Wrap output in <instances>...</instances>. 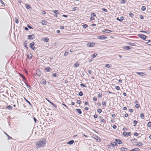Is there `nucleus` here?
I'll use <instances>...</instances> for the list:
<instances>
[{"label":"nucleus","mask_w":151,"mask_h":151,"mask_svg":"<svg viewBox=\"0 0 151 151\" xmlns=\"http://www.w3.org/2000/svg\"><path fill=\"white\" fill-rule=\"evenodd\" d=\"M46 142V139H40L36 143L35 145L36 148H39L40 147H44L45 145Z\"/></svg>","instance_id":"f257e3e1"},{"label":"nucleus","mask_w":151,"mask_h":151,"mask_svg":"<svg viewBox=\"0 0 151 151\" xmlns=\"http://www.w3.org/2000/svg\"><path fill=\"white\" fill-rule=\"evenodd\" d=\"M97 38L101 40H106L107 39V37L104 35L99 36L97 37Z\"/></svg>","instance_id":"f03ea898"},{"label":"nucleus","mask_w":151,"mask_h":151,"mask_svg":"<svg viewBox=\"0 0 151 151\" xmlns=\"http://www.w3.org/2000/svg\"><path fill=\"white\" fill-rule=\"evenodd\" d=\"M133 144L138 146H142L143 145L142 143L141 142H133Z\"/></svg>","instance_id":"7ed1b4c3"},{"label":"nucleus","mask_w":151,"mask_h":151,"mask_svg":"<svg viewBox=\"0 0 151 151\" xmlns=\"http://www.w3.org/2000/svg\"><path fill=\"white\" fill-rule=\"evenodd\" d=\"M36 74L38 76H40L42 74V73L40 70L39 69H37L36 70Z\"/></svg>","instance_id":"20e7f679"},{"label":"nucleus","mask_w":151,"mask_h":151,"mask_svg":"<svg viewBox=\"0 0 151 151\" xmlns=\"http://www.w3.org/2000/svg\"><path fill=\"white\" fill-rule=\"evenodd\" d=\"M35 42H32L30 43L29 45V47L33 50H35Z\"/></svg>","instance_id":"39448f33"},{"label":"nucleus","mask_w":151,"mask_h":151,"mask_svg":"<svg viewBox=\"0 0 151 151\" xmlns=\"http://www.w3.org/2000/svg\"><path fill=\"white\" fill-rule=\"evenodd\" d=\"M138 36L143 40H145L146 38V36L143 34H140L138 35Z\"/></svg>","instance_id":"423d86ee"},{"label":"nucleus","mask_w":151,"mask_h":151,"mask_svg":"<svg viewBox=\"0 0 151 151\" xmlns=\"http://www.w3.org/2000/svg\"><path fill=\"white\" fill-rule=\"evenodd\" d=\"M95 45V43L94 42H89L87 44V45L89 47H93Z\"/></svg>","instance_id":"0eeeda50"},{"label":"nucleus","mask_w":151,"mask_h":151,"mask_svg":"<svg viewBox=\"0 0 151 151\" xmlns=\"http://www.w3.org/2000/svg\"><path fill=\"white\" fill-rule=\"evenodd\" d=\"M136 73L140 76H145L146 75L144 73H142L141 72H137Z\"/></svg>","instance_id":"6e6552de"},{"label":"nucleus","mask_w":151,"mask_h":151,"mask_svg":"<svg viewBox=\"0 0 151 151\" xmlns=\"http://www.w3.org/2000/svg\"><path fill=\"white\" fill-rule=\"evenodd\" d=\"M111 32V30L107 29H104L102 31L103 32L110 33Z\"/></svg>","instance_id":"1a4fd4ad"},{"label":"nucleus","mask_w":151,"mask_h":151,"mask_svg":"<svg viewBox=\"0 0 151 151\" xmlns=\"http://www.w3.org/2000/svg\"><path fill=\"white\" fill-rule=\"evenodd\" d=\"M42 24L44 25H47V22L45 20H42L41 21Z\"/></svg>","instance_id":"9d476101"},{"label":"nucleus","mask_w":151,"mask_h":151,"mask_svg":"<svg viewBox=\"0 0 151 151\" xmlns=\"http://www.w3.org/2000/svg\"><path fill=\"white\" fill-rule=\"evenodd\" d=\"M116 145V143L114 142H112L110 144V146H112L113 147H114Z\"/></svg>","instance_id":"9b49d317"},{"label":"nucleus","mask_w":151,"mask_h":151,"mask_svg":"<svg viewBox=\"0 0 151 151\" xmlns=\"http://www.w3.org/2000/svg\"><path fill=\"white\" fill-rule=\"evenodd\" d=\"M46 81L45 79H42L41 81V83L42 84L44 85H46Z\"/></svg>","instance_id":"f8f14e48"},{"label":"nucleus","mask_w":151,"mask_h":151,"mask_svg":"<svg viewBox=\"0 0 151 151\" xmlns=\"http://www.w3.org/2000/svg\"><path fill=\"white\" fill-rule=\"evenodd\" d=\"M116 142L118 144H121L122 143V142L121 140L118 139H115Z\"/></svg>","instance_id":"ddd939ff"},{"label":"nucleus","mask_w":151,"mask_h":151,"mask_svg":"<svg viewBox=\"0 0 151 151\" xmlns=\"http://www.w3.org/2000/svg\"><path fill=\"white\" fill-rule=\"evenodd\" d=\"M132 47H131L126 46L123 47V48L126 50H130L131 49Z\"/></svg>","instance_id":"4468645a"},{"label":"nucleus","mask_w":151,"mask_h":151,"mask_svg":"<svg viewBox=\"0 0 151 151\" xmlns=\"http://www.w3.org/2000/svg\"><path fill=\"white\" fill-rule=\"evenodd\" d=\"M140 149L137 148H134L132 150H129V151H140Z\"/></svg>","instance_id":"2eb2a0df"},{"label":"nucleus","mask_w":151,"mask_h":151,"mask_svg":"<svg viewBox=\"0 0 151 151\" xmlns=\"http://www.w3.org/2000/svg\"><path fill=\"white\" fill-rule=\"evenodd\" d=\"M32 54L31 53H29L28 55L27 58L29 59H30L32 58Z\"/></svg>","instance_id":"dca6fc26"},{"label":"nucleus","mask_w":151,"mask_h":151,"mask_svg":"<svg viewBox=\"0 0 151 151\" xmlns=\"http://www.w3.org/2000/svg\"><path fill=\"white\" fill-rule=\"evenodd\" d=\"M127 148L126 147H122L121 148V150L122 151H127Z\"/></svg>","instance_id":"f3484780"},{"label":"nucleus","mask_w":151,"mask_h":151,"mask_svg":"<svg viewBox=\"0 0 151 151\" xmlns=\"http://www.w3.org/2000/svg\"><path fill=\"white\" fill-rule=\"evenodd\" d=\"M74 140H71L69 142H68L67 143V144L69 145H72L74 143Z\"/></svg>","instance_id":"a211bd4d"},{"label":"nucleus","mask_w":151,"mask_h":151,"mask_svg":"<svg viewBox=\"0 0 151 151\" xmlns=\"http://www.w3.org/2000/svg\"><path fill=\"white\" fill-rule=\"evenodd\" d=\"M34 35H30L28 36V38L29 39L32 40L33 39Z\"/></svg>","instance_id":"6ab92c4d"},{"label":"nucleus","mask_w":151,"mask_h":151,"mask_svg":"<svg viewBox=\"0 0 151 151\" xmlns=\"http://www.w3.org/2000/svg\"><path fill=\"white\" fill-rule=\"evenodd\" d=\"M52 12L55 14H59L60 13L59 12V11L58 10H53L52 11Z\"/></svg>","instance_id":"aec40b11"},{"label":"nucleus","mask_w":151,"mask_h":151,"mask_svg":"<svg viewBox=\"0 0 151 151\" xmlns=\"http://www.w3.org/2000/svg\"><path fill=\"white\" fill-rule=\"evenodd\" d=\"M19 75L20 76L22 77V78L24 80V82H25L27 81L26 79L23 75H22L21 74H19Z\"/></svg>","instance_id":"412c9836"},{"label":"nucleus","mask_w":151,"mask_h":151,"mask_svg":"<svg viewBox=\"0 0 151 151\" xmlns=\"http://www.w3.org/2000/svg\"><path fill=\"white\" fill-rule=\"evenodd\" d=\"M6 109H9L10 110H12V107L11 106L9 105L8 106H7L6 107Z\"/></svg>","instance_id":"4be33fe9"},{"label":"nucleus","mask_w":151,"mask_h":151,"mask_svg":"<svg viewBox=\"0 0 151 151\" xmlns=\"http://www.w3.org/2000/svg\"><path fill=\"white\" fill-rule=\"evenodd\" d=\"M79 65V64L78 62H76L74 65L75 68L78 67Z\"/></svg>","instance_id":"5701e85b"},{"label":"nucleus","mask_w":151,"mask_h":151,"mask_svg":"<svg viewBox=\"0 0 151 151\" xmlns=\"http://www.w3.org/2000/svg\"><path fill=\"white\" fill-rule=\"evenodd\" d=\"M51 70V68L50 67L46 68L45 69V70L47 72L50 71Z\"/></svg>","instance_id":"b1692460"},{"label":"nucleus","mask_w":151,"mask_h":151,"mask_svg":"<svg viewBox=\"0 0 151 151\" xmlns=\"http://www.w3.org/2000/svg\"><path fill=\"white\" fill-rule=\"evenodd\" d=\"M76 110L80 114H81L82 113V111L80 109H76Z\"/></svg>","instance_id":"393cba45"},{"label":"nucleus","mask_w":151,"mask_h":151,"mask_svg":"<svg viewBox=\"0 0 151 151\" xmlns=\"http://www.w3.org/2000/svg\"><path fill=\"white\" fill-rule=\"evenodd\" d=\"M25 7L27 9H29L31 8V7L28 4H25Z\"/></svg>","instance_id":"a878e982"},{"label":"nucleus","mask_w":151,"mask_h":151,"mask_svg":"<svg viewBox=\"0 0 151 151\" xmlns=\"http://www.w3.org/2000/svg\"><path fill=\"white\" fill-rule=\"evenodd\" d=\"M146 7L145 6H142L141 8V9L142 11H144L146 10Z\"/></svg>","instance_id":"bb28decb"},{"label":"nucleus","mask_w":151,"mask_h":151,"mask_svg":"<svg viewBox=\"0 0 151 151\" xmlns=\"http://www.w3.org/2000/svg\"><path fill=\"white\" fill-rule=\"evenodd\" d=\"M76 10H78V8H77V7H74L72 8V11H75Z\"/></svg>","instance_id":"cd10ccee"},{"label":"nucleus","mask_w":151,"mask_h":151,"mask_svg":"<svg viewBox=\"0 0 151 151\" xmlns=\"http://www.w3.org/2000/svg\"><path fill=\"white\" fill-rule=\"evenodd\" d=\"M128 44L129 45L132 46H135V44L134 43H132L131 42H129V43H128Z\"/></svg>","instance_id":"c85d7f7f"},{"label":"nucleus","mask_w":151,"mask_h":151,"mask_svg":"<svg viewBox=\"0 0 151 151\" xmlns=\"http://www.w3.org/2000/svg\"><path fill=\"white\" fill-rule=\"evenodd\" d=\"M97 55V54L96 53H95L92 55H91V57L92 58H94Z\"/></svg>","instance_id":"c756f323"},{"label":"nucleus","mask_w":151,"mask_h":151,"mask_svg":"<svg viewBox=\"0 0 151 151\" xmlns=\"http://www.w3.org/2000/svg\"><path fill=\"white\" fill-rule=\"evenodd\" d=\"M111 64H106L105 65V67H106V68H110L111 67Z\"/></svg>","instance_id":"7c9ffc66"},{"label":"nucleus","mask_w":151,"mask_h":151,"mask_svg":"<svg viewBox=\"0 0 151 151\" xmlns=\"http://www.w3.org/2000/svg\"><path fill=\"white\" fill-rule=\"evenodd\" d=\"M140 117L142 119H144V116L143 114L142 113H141L140 114Z\"/></svg>","instance_id":"2f4dec72"},{"label":"nucleus","mask_w":151,"mask_h":151,"mask_svg":"<svg viewBox=\"0 0 151 151\" xmlns=\"http://www.w3.org/2000/svg\"><path fill=\"white\" fill-rule=\"evenodd\" d=\"M24 99L30 105H31V104L30 102L29 101L25 98L24 97Z\"/></svg>","instance_id":"473e14b6"},{"label":"nucleus","mask_w":151,"mask_h":151,"mask_svg":"<svg viewBox=\"0 0 151 151\" xmlns=\"http://www.w3.org/2000/svg\"><path fill=\"white\" fill-rule=\"evenodd\" d=\"M99 117L101 119L100 121L102 122H104L105 121L104 119L101 118V116H99Z\"/></svg>","instance_id":"72a5a7b5"},{"label":"nucleus","mask_w":151,"mask_h":151,"mask_svg":"<svg viewBox=\"0 0 151 151\" xmlns=\"http://www.w3.org/2000/svg\"><path fill=\"white\" fill-rule=\"evenodd\" d=\"M133 123L134 124V126H135L137 124V122L136 120H134L133 121Z\"/></svg>","instance_id":"f704fd0d"},{"label":"nucleus","mask_w":151,"mask_h":151,"mask_svg":"<svg viewBox=\"0 0 151 151\" xmlns=\"http://www.w3.org/2000/svg\"><path fill=\"white\" fill-rule=\"evenodd\" d=\"M102 96V94L101 93H99L98 95V97L99 98L101 97Z\"/></svg>","instance_id":"c9c22d12"},{"label":"nucleus","mask_w":151,"mask_h":151,"mask_svg":"<svg viewBox=\"0 0 151 151\" xmlns=\"http://www.w3.org/2000/svg\"><path fill=\"white\" fill-rule=\"evenodd\" d=\"M139 105L138 104H137L135 105V107L137 109L139 108Z\"/></svg>","instance_id":"e433bc0d"},{"label":"nucleus","mask_w":151,"mask_h":151,"mask_svg":"<svg viewBox=\"0 0 151 151\" xmlns=\"http://www.w3.org/2000/svg\"><path fill=\"white\" fill-rule=\"evenodd\" d=\"M98 112L99 113H101L102 112V110L101 109H98L97 110Z\"/></svg>","instance_id":"4c0bfd02"},{"label":"nucleus","mask_w":151,"mask_h":151,"mask_svg":"<svg viewBox=\"0 0 151 151\" xmlns=\"http://www.w3.org/2000/svg\"><path fill=\"white\" fill-rule=\"evenodd\" d=\"M49 39L48 37H46L45 38L44 41H45L47 42L49 41Z\"/></svg>","instance_id":"58836bf2"},{"label":"nucleus","mask_w":151,"mask_h":151,"mask_svg":"<svg viewBox=\"0 0 151 151\" xmlns=\"http://www.w3.org/2000/svg\"><path fill=\"white\" fill-rule=\"evenodd\" d=\"M78 94L80 96H82L83 95V93L81 91H80L79 93Z\"/></svg>","instance_id":"ea45409f"},{"label":"nucleus","mask_w":151,"mask_h":151,"mask_svg":"<svg viewBox=\"0 0 151 151\" xmlns=\"http://www.w3.org/2000/svg\"><path fill=\"white\" fill-rule=\"evenodd\" d=\"M84 28H86L88 27V26L87 24H84L82 26Z\"/></svg>","instance_id":"a19ab883"},{"label":"nucleus","mask_w":151,"mask_h":151,"mask_svg":"<svg viewBox=\"0 0 151 151\" xmlns=\"http://www.w3.org/2000/svg\"><path fill=\"white\" fill-rule=\"evenodd\" d=\"M147 126L149 127H151V122H148L147 124Z\"/></svg>","instance_id":"79ce46f5"},{"label":"nucleus","mask_w":151,"mask_h":151,"mask_svg":"<svg viewBox=\"0 0 151 151\" xmlns=\"http://www.w3.org/2000/svg\"><path fill=\"white\" fill-rule=\"evenodd\" d=\"M129 15L131 17H132L134 16V14L132 13H129Z\"/></svg>","instance_id":"37998d69"},{"label":"nucleus","mask_w":151,"mask_h":151,"mask_svg":"<svg viewBox=\"0 0 151 151\" xmlns=\"http://www.w3.org/2000/svg\"><path fill=\"white\" fill-rule=\"evenodd\" d=\"M115 88L116 89L118 90H119L120 89V87L118 86H115Z\"/></svg>","instance_id":"c03bdc74"},{"label":"nucleus","mask_w":151,"mask_h":151,"mask_svg":"<svg viewBox=\"0 0 151 151\" xmlns=\"http://www.w3.org/2000/svg\"><path fill=\"white\" fill-rule=\"evenodd\" d=\"M15 22L16 24H18L19 23V20L17 18L15 19Z\"/></svg>","instance_id":"a18cd8bd"},{"label":"nucleus","mask_w":151,"mask_h":151,"mask_svg":"<svg viewBox=\"0 0 151 151\" xmlns=\"http://www.w3.org/2000/svg\"><path fill=\"white\" fill-rule=\"evenodd\" d=\"M62 104L64 106L66 109H69L68 107L65 104Z\"/></svg>","instance_id":"49530a36"},{"label":"nucleus","mask_w":151,"mask_h":151,"mask_svg":"<svg viewBox=\"0 0 151 151\" xmlns=\"http://www.w3.org/2000/svg\"><path fill=\"white\" fill-rule=\"evenodd\" d=\"M122 134L124 136H126L127 135V132H124Z\"/></svg>","instance_id":"de8ad7c7"},{"label":"nucleus","mask_w":151,"mask_h":151,"mask_svg":"<svg viewBox=\"0 0 151 151\" xmlns=\"http://www.w3.org/2000/svg\"><path fill=\"white\" fill-rule=\"evenodd\" d=\"M50 104L52 105L53 106H54L55 108H57V106L55 104H54L52 102V103H50Z\"/></svg>","instance_id":"09e8293b"},{"label":"nucleus","mask_w":151,"mask_h":151,"mask_svg":"<svg viewBox=\"0 0 151 151\" xmlns=\"http://www.w3.org/2000/svg\"><path fill=\"white\" fill-rule=\"evenodd\" d=\"M91 16L92 17H95L96 16V15L94 13H92L91 14Z\"/></svg>","instance_id":"8fccbe9b"},{"label":"nucleus","mask_w":151,"mask_h":151,"mask_svg":"<svg viewBox=\"0 0 151 151\" xmlns=\"http://www.w3.org/2000/svg\"><path fill=\"white\" fill-rule=\"evenodd\" d=\"M68 54V52H65L64 54V56H66Z\"/></svg>","instance_id":"3c124183"},{"label":"nucleus","mask_w":151,"mask_h":151,"mask_svg":"<svg viewBox=\"0 0 151 151\" xmlns=\"http://www.w3.org/2000/svg\"><path fill=\"white\" fill-rule=\"evenodd\" d=\"M7 136L8 137V139L9 140L11 139H12V137L9 136L8 135Z\"/></svg>","instance_id":"603ef678"},{"label":"nucleus","mask_w":151,"mask_h":151,"mask_svg":"<svg viewBox=\"0 0 151 151\" xmlns=\"http://www.w3.org/2000/svg\"><path fill=\"white\" fill-rule=\"evenodd\" d=\"M80 86H81L83 87H86V86L84 85V84L83 83H81L80 84Z\"/></svg>","instance_id":"864d4df0"},{"label":"nucleus","mask_w":151,"mask_h":151,"mask_svg":"<svg viewBox=\"0 0 151 151\" xmlns=\"http://www.w3.org/2000/svg\"><path fill=\"white\" fill-rule=\"evenodd\" d=\"M94 17H91L90 18V19L91 21L95 19V18H93Z\"/></svg>","instance_id":"5fc2aeb1"},{"label":"nucleus","mask_w":151,"mask_h":151,"mask_svg":"<svg viewBox=\"0 0 151 151\" xmlns=\"http://www.w3.org/2000/svg\"><path fill=\"white\" fill-rule=\"evenodd\" d=\"M102 10L103 11H104V12H107V11H107V9H105L104 8H102Z\"/></svg>","instance_id":"6e6d98bb"},{"label":"nucleus","mask_w":151,"mask_h":151,"mask_svg":"<svg viewBox=\"0 0 151 151\" xmlns=\"http://www.w3.org/2000/svg\"><path fill=\"white\" fill-rule=\"evenodd\" d=\"M125 2V0H121V3L122 4H124Z\"/></svg>","instance_id":"4d7b16f0"},{"label":"nucleus","mask_w":151,"mask_h":151,"mask_svg":"<svg viewBox=\"0 0 151 151\" xmlns=\"http://www.w3.org/2000/svg\"><path fill=\"white\" fill-rule=\"evenodd\" d=\"M42 13L43 14H46V12L44 11H42Z\"/></svg>","instance_id":"13d9d810"},{"label":"nucleus","mask_w":151,"mask_h":151,"mask_svg":"<svg viewBox=\"0 0 151 151\" xmlns=\"http://www.w3.org/2000/svg\"><path fill=\"white\" fill-rule=\"evenodd\" d=\"M52 76L54 77H56L57 76V74L56 73H53L52 74Z\"/></svg>","instance_id":"bf43d9fd"},{"label":"nucleus","mask_w":151,"mask_h":151,"mask_svg":"<svg viewBox=\"0 0 151 151\" xmlns=\"http://www.w3.org/2000/svg\"><path fill=\"white\" fill-rule=\"evenodd\" d=\"M124 19V17H120V21H121L122 20H123Z\"/></svg>","instance_id":"052dcab7"},{"label":"nucleus","mask_w":151,"mask_h":151,"mask_svg":"<svg viewBox=\"0 0 151 151\" xmlns=\"http://www.w3.org/2000/svg\"><path fill=\"white\" fill-rule=\"evenodd\" d=\"M93 117L95 118H96L98 117V116L97 114H95L94 115Z\"/></svg>","instance_id":"680f3d73"},{"label":"nucleus","mask_w":151,"mask_h":151,"mask_svg":"<svg viewBox=\"0 0 151 151\" xmlns=\"http://www.w3.org/2000/svg\"><path fill=\"white\" fill-rule=\"evenodd\" d=\"M112 127H113V128L114 129H115L116 128V126L115 125H113Z\"/></svg>","instance_id":"e2e57ef3"},{"label":"nucleus","mask_w":151,"mask_h":151,"mask_svg":"<svg viewBox=\"0 0 151 151\" xmlns=\"http://www.w3.org/2000/svg\"><path fill=\"white\" fill-rule=\"evenodd\" d=\"M111 116L113 118H115L116 117V115L115 114H113L111 115Z\"/></svg>","instance_id":"0e129e2a"},{"label":"nucleus","mask_w":151,"mask_h":151,"mask_svg":"<svg viewBox=\"0 0 151 151\" xmlns=\"http://www.w3.org/2000/svg\"><path fill=\"white\" fill-rule=\"evenodd\" d=\"M1 3V4L3 5H4V2L2 0H0Z\"/></svg>","instance_id":"69168bd1"},{"label":"nucleus","mask_w":151,"mask_h":151,"mask_svg":"<svg viewBox=\"0 0 151 151\" xmlns=\"http://www.w3.org/2000/svg\"><path fill=\"white\" fill-rule=\"evenodd\" d=\"M134 135L136 137L138 135V134L137 133H134Z\"/></svg>","instance_id":"338daca9"},{"label":"nucleus","mask_w":151,"mask_h":151,"mask_svg":"<svg viewBox=\"0 0 151 151\" xmlns=\"http://www.w3.org/2000/svg\"><path fill=\"white\" fill-rule=\"evenodd\" d=\"M77 103L79 104H80L81 103V101L80 100H77Z\"/></svg>","instance_id":"774afa93"}]
</instances>
